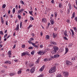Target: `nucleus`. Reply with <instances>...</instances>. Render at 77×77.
Masks as SVG:
<instances>
[{
  "instance_id": "1",
  "label": "nucleus",
  "mask_w": 77,
  "mask_h": 77,
  "mask_svg": "<svg viewBox=\"0 0 77 77\" xmlns=\"http://www.w3.org/2000/svg\"><path fill=\"white\" fill-rule=\"evenodd\" d=\"M56 70V66H55L51 67L49 71V72L50 73H53V72H55Z\"/></svg>"
},
{
  "instance_id": "2",
  "label": "nucleus",
  "mask_w": 77,
  "mask_h": 77,
  "mask_svg": "<svg viewBox=\"0 0 77 77\" xmlns=\"http://www.w3.org/2000/svg\"><path fill=\"white\" fill-rule=\"evenodd\" d=\"M63 74L65 77H68L69 75V73L68 72H63Z\"/></svg>"
},
{
  "instance_id": "3",
  "label": "nucleus",
  "mask_w": 77,
  "mask_h": 77,
  "mask_svg": "<svg viewBox=\"0 0 77 77\" xmlns=\"http://www.w3.org/2000/svg\"><path fill=\"white\" fill-rule=\"evenodd\" d=\"M66 65H71L72 64V63L71 61H69L66 60Z\"/></svg>"
},
{
  "instance_id": "4",
  "label": "nucleus",
  "mask_w": 77,
  "mask_h": 77,
  "mask_svg": "<svg viewBox=\"0 0 77 77\" xmlns=\"http://www.w3.org/2000/svg\"><path fill=\"white\" fill-rule=\"evenodd\" d=\"M53 48L54 49V50L57 51L58 50H59V48H58V47H57V46H54L53 47Z\"/></svg>"
},
{
  "instance_id": "5",
  "label": "nucleus",
  "mask_w": 77,
  "mask_h": 77,
  "mask_svg": "<svg viewBox=\"0 0 77 77\" xmlns=\"http://www.w3.org/2000/svg\"><path fill=\"white\" fill-rule=\"evenodd\" d=\"M67 31L66 30H65V32H64V36H66V37H69V36L68 35V33H67Z\"/></svg>"
},
{
  "instance_id": "6",
  "label": "nucleus",
  "mask_w": 77,
  "mask_h": 77,
  "mask_svg": "<svg viewBox=\"0 0 77 77\" xmlns=\"http://www.w3.org/2000/svg\"><path fill=\"white\" fill-rule=\"evenodd\" d=\"M35 67H33L30 69V72L31 73H33L35 72Z\"/></svg>"
},
{
  "instance_id": "7",
  "label": "nucleus",
  "mask_w": 77,
  "mask_h": 77,
  "mask_svg": "<svg viewBox=\"0 0 77 77\" xmlns=\"http://www.w3.org/2000/svg\"><path fill=\"white\" fill-rule=\"evenodd\" d=\"M33 46H34V47H35V48H39V44H38V45H35V43H34L33 44H32V45Z\"/></svg>"
},
{
  "instance_id": "8",
  "label": "nucleus",
  "mask_w": 77,
  "mask_h": 77,
  "mask_svg": "<svg viewBox=\"0 0 77 77\" xmlns=\"http://www.w3.org/2000/svg\"><path fill=\"white\" fill-rule=\"evenodd\" d=\"M14 30L19 31V24H18L17 25L16 28L14 29Z\"/></svg>"
},
{
  "instance_id": "9",
  "label": "nucleus",
  "mask_w": 77,
  "mask_h": 77,
  "mask_svg": "<svg viewBox=\"0 0 77 77\" xmlns=\"http://www.w3.org/2000/svg\"><path fill=\"white\" fill-rule=\"evenodd\" d=\"M26 55H29V54L27 52H24L22 54V56H26Z\"/></svg>"
},
{
  "instance_id": "10",
  "label": "nucleus",
  "mask_w": 77,
  "mask_h": 77,
  "mask_svg": "<svg viewBox=\"0 0 77 77\" xmlns=\"http://www.w3.org/2000/svg\"><path fill=\"white\" fill-rule=\"evenodd\" d=\"M24 11V10L23 8H21L20 10H19V12L20 13V14H21L22 12H23V11Z\"/></svg>"
},
{
  "instance_id": "11",
  "label": "nucleus",
  "mask_w": 77,
  "mask_h": 77,
  "mask_svg": "<svg viewBox=\"0 0 77 77\" xmlns=\"http://www.w3.org/2000/svg\"><path fill=\"white\" fill-rule=\"evenodd\" d=\"M45 67V66H43L41 68L39 69L40 71V72H42V71H43V69H44V68Z\"/></svg>"
},
{
  "instance_id": "12",
  "label": "nucleus",
  "mask_w": 77,
  "mask_h": 77,
  "mask_svg": "<svg viewBox=\"0 0 77 77\" xmlns=\"http://www.w3.org/2000/svg\"><path fill=\"white\" fill-rule=\"evenodd\" d=\"M32 40H31V39H30L29 41H28V42H29V44H31L33 45V44H34V43H32Z\"/></svg>"
},
{
  "instance_id": "13",
  "label": "nucleus",
  "mask_w": 77,
  "mask_h": 77,
  "mask_svg": "<svg viewBox=\"0 0 77 77\" xmlns=\"http://www.w3.org/2000/svg\"><path fill=\"white\" fill-rule=\"evenodd\" d=\"M21 70H22V69H20L18 71V72H17V74H21V73L22 72Z\"/></svg>"
},
{
  "instance_id": "14",
  "label": "nucleus",
  "mask_w": 77,
  "mask_h": 77,
  "mask_svg": "<svg viewBox=\"0 0 77 77\" xmlns=\"http://www.w3.org/2000/svg\"><path fill=\"white\" fill-rule=\"evenodd\" d=\"M40 57L38 58V59L36 60V61L35 62L36 63H39V60H40Z\"/></svg>"
},
{
  "instance_id": "15",
  "label": "nucleus",
  "mask_w": 77,
  "mask_h": 77,
  "mask_svg": "<svg viewBox=\"0 0 77 77\" xmlns=\"http://www.w3.org/2000/svg\"><path fill=\"white\" fill-rule=\"evenodd\" d=\"M70 31L72 32V36H74V32L73 30L71 29Z\"/></svg>"
},
{
  "instance_id": "16",
  "label": "nucleus",
  "mask_w": 77,
  "mask_h": 77,
  "mask_svg": "<svg viewBox=\"0 0 77 77\" xmlns=\"http://www.w3.org/2000/svg\"><path fill=\"white\" fill-rule=\"evenodd\" d=\"M65 50H66V52L65 53V54H66V53H67L68 52V51L69 50H68V48H66Z\"/></svg>"
},
{
  "instance_id": "17",
  "label": "nucleus",
  "mask_w": 77,
  "mask_h": 77,
  "mask_svg": "<svg viewBox=\"0 0 77 77\" xmlns=\"http://www.w3.org/2000/svg\"><path fill=\"white\" fill-rule=\"evenodd\" d=\"M50 22H51V23L52 25H53V24H54V20H51Z\"/></svg>"
},
{
  "instance_id": "18",
  "label": "nucleus",
  "mask_w": 77,
  "mask_h": 77,
  "mask_svg": "<svg viewBox=\"0 0 77 77\" xmlns=\"http://www.w3.org/2000/svg\"><path fill=\"white\" fill-rule=\"evenodd\" d=\"M75 12H74L72 14V17H71V19H72V18H74L75 17Z\"/></svg>"
},
{
  "instance_id": "19",
  "label": "nucleus",
  "mask_w": 77,
  "mask_h": 77,
  "mask_svg": "<svg viewBox=\"0 0 77 77\" xmlns=\"http://www.w3.org/2000/svg\"><path fill=\"white\" fill-rule=\"evenodd\" d=\"M46 21L47 20L46 19L44 18L42 19V22H43V23H45V22H46Z\"/></svg>"
},
{
  "instance_id": "20",
  "label": "nucleus",
  "mask_w": 77,
  "mask_h": 77,
  "mask_svg": "<svg viewBox=\"0 0 77 77\" xmlns=\"http://www.w3.org/2000/svg\"><path fill=\"white\" fill-rule=\"evenodd\" d=\"M57 52V51L55 50H53L52 51H51L52 53L53 54H55Z\"/></svg>"
},
{
  "instance_id": "21",
  "label": "nucleus",
  "mask_w": 77,
  "mask_h": 77,
  "mask_svg": "<svg viewBox=\"0 0 77 77\" xmlns=\"http://www.w3.org/2000/svg\"><path fill=\"white\" fill-rule=\"evenodd\" d=\"M51 43L53 45H56V43L55 42H51Z\"/></svg>"
},
{
  "instance_id": "22",
  "label": "nucleus",
  "mask_w": 77,
  "mask_h": 77,
  "mask_svg": "<svg viewBox=\"0 0 77 77\" xmlns=\"http://www.w3.org/2000/svg\"><path fill=\"white\" fill-rule=\"evenodd\" d=\"M68 6L69 7V9H72V8H71V4L69 3L68 5Z\"/></svg>"
},
{
  "instance_id": "23",
  "label": "nucleus",
  "mask_w": 77,
  "mask_h": 77,
  "mask_svg": "<svg viewBox=\"0 0 77 77\" xmlns=\"http://www.w3.org/2000/svg\"><path fill=\"white\" fill-rule=\"evenodd\" d=\"M15 12V8H14L12 10L13 14H14Z\"/></svg>"
},
{
  "instance_id": "24",
  "label": "nucleus",
  "mask_w": 77,
  "mask_h": 77,
  "mask_svg": "<svg viewBox=\"0 0 77 77\" xmlns=\"http://www.w3.org/2000/svg\"><path fill=\"white\" fill-rule=\"evenodd\" d=\"M49 38H50V37H49V36H48V35H47L46 36V39H49Z\"/></svg>"
},
{
  "instance_id": "25",
  "label": "nucleus",
  "mask_w": 77,
  "mask_h": 77,
  "mask_svg": "<svg viewBox=\"0 0 77 77\" xmlns=\"http://www.w3.org/2000/svg\"><path fill=\"white\" fill-rule=\"evenodd\" d=\"M53 37L54 38H56V36H57V35H55L54 33H53Z\"/></svg>"
},
{
  "instance_id": "26",
  "label": "nucleus",
  "mask_w": 77,
  "mask_h": 77,
  "mask_svg": "<svg viewBox=\"0 0 77 77\" xmlns=\"http://www.w3.org/2000/svg\"><path fill=\"white\" fill-rule=\"evenodd\" d=\"M59 7L60 8H62V4H61V3H59Z\"/></svg>"
},
{
  "instance_id": "27",
  "label": "nucleus",
  "mask_w": 77,
  "mask_h": 77,
  "mask_svg": "<svg viewBox=\"0 0 77 77\" xmlns=\"http://www.w3.org/2000/svg\"><path fill=\"white\" fill-rule=\"evenodd\" d=\"M54 16L55 17H56H56H57V13L56 12H54Z\"/></svg>"
},
{
  "instance_id": "28",
  "label": "nucleus",
  "mask_w": 77,
  "mask_h": 77,
  "mask_svg": "<svg viewBox=\"0 0 77 77\" xmlns=\"http://www.w3.org/2000/svg\"><path fill=\"white\" fill-rule=\"evenodd\" d=\"M31 54H32V55H34V54L35 53V51H32V52H31Z\"/></svg>"
},
{
  "instance_id": "29",
  "label": "nucleus",
  "mask_w": 77,
  "mask_h": 77,
  "mask_svg": "<svg viewBox=\"0 0 77 77\" xmlns=\"http://www.w3.org/2000/svg\"><path fill=\"white\" fill-rule=\"evenodd\" d=\"M8 54L9 55H11V51H8Z\"/></svg>"
},
{
  "instance_id": "30",
  "label": "nucleus",
  "mask_w": 77,
  "mask_h": 77,
  "mask_svg": "<svg viewBox=\"0 0 77 77\" xmlns=\"http://www.w3.org/2000/svg\"><path fill=\"white\" fill-rule=\"evenodd\" d=\"M32 26H33L32 25H30V26H29V27H28V29H30V27H32Z\"/></svg>"
},
{
  "instance_id": "31",
  "label": "nucleus",
  "mask_w": 77,
  "mask_h": 77,
  "mask_svg": "<svg viewBox=\"0 0 77 77\" xmlns=\"http://www.w3.org/2000/svg\"><path fill=\"white\" fill-rule=\"evenodd\" d=\"M6 5L5 4H4L2 5V8H5L6 7Z\"/></svg>"
},
{
  "instance_id": "32",
  "label": "nucleus",
  "mask_w": 77,
  "mask_h": 77,
  "mask_svg": "<svg viewBox=\"0 0 77 77\" xmlns=\"http://www.w3.org/2000/svg\"><path fill=\"white\" fill-rule=\"evenodd\" d=\"M22 22H20V28H21V27H22Z\"/></svg>"
},
{
  "instance_id": "33",
  "label": "nucleus",
  "mask_w": 77,
  "mask_h": 77,
  "mask_svg": "<svg viewBox=\"0 0 77 77\" xmlns=\"http://www.w3.org/2000/svg\"><path fill=\"white\" fill-rule=\"evenodd\" d=\"M44 60L45 62H47V61H48V59H47V58H45V59H44Z\"/></svg>"
},
{
  "instance_id": "34",
  "label": "nucleus",
  "mask_w": 77,
  "mask_h": 77,
  "mask_svg": "<svg viewBox=\"0 0 77 77\" xmlns=\"http://www.w3.org/2000/svg\"><path fill=\"white\" fill-rule=\"evenodd\" d=\"M8 20H7L6 22H5V24H6V26H8Z\"/></svg>"
},
{
  "instance_id": "35",
  "label": "nucleus",
  "mask_w": 77,
  "mask_h": 77,
  "mask_svg": "<svg viewBox=\"0 0 77 77\" xmlns=\"http://www.w3.org/2000/svg\"><path fill=\"white\" fill-rule=\"evenodd\" d=\"M62 77V75H59V74H58L57 75V77Z\"/></svg>"
},
{
  "instance_id": "36",
  "label": "nucleus",
  "mask_w": 77,
  "mask_h": 77,
  "mask_svg": "<svg viewBox=\"0 0 77 77\" xmlns=\"http://www.w3.org/2000/svg\"><path fill=\"white\" fill-rule=\"evenodd\" d=\"M0 34L1 35H3V32L2 31H0Z\"/></svg>"
},
{
  "instance_id": "37",
  "label": "nucleus",
  "mask_w": 77,
  "mask_h": 77,
  "mask_svg": "<svg viewBox=\"0 0 77 77\" xmlns=\"http://www.w3.org/2000/svg\"><path fill=\"white\" fill-rule=\"evenodd\" d=\"M7 36H8V34H6L4 36V38H5L6 37H7Z\"/></svg>"
},
{
  "instance_id": "38",
  "label": "nucleus",
  "mask_w": 77,
  "mask_h": 77,
  "mask_svg": "<svg viewBox=\"0 0 77 77\" xmlns=\"http://www.w3.org/2000/svg\"><path fill=\"white\" fill-rule=\"evenodd\" d=\"M28 49L29 50H31V49H33V48L32 47H30L28 48Z\"/></svg>"
},
{
  "instance_id": "39",
  "label": "nucleus",
  "mask_w": 77,
  "mask_h": 77,
  "mask_svg": "<svg viewBox=\"0 0 77 77\" xmlns=\"http://www.w3.org/2000/svg\"><path fill=\"white\" fill-rule=\"evenodd\" d=\"M38 54H40L41 55V51L38 52Z\"/></svg>"
},
{
  "instance_id": "40",
  "label": "nucleus",
  "mask_w": 77,
  "mask_h": 77,
  "mask_svg": "<svg viewBox=\"0 0 77 77\" xmlns=\"http://www.w3.org/2000/svg\"><path fill=\"white\" fill-rule=\"evenodd\" d=\"M20 3H21V4H22L23 5H24V2L23 1H20Z\"/></svg>"
},
{
  "instance_id": "41",
  "label": "nucleus",
  "mask_w": 77,
  "mask_h": 77,
  "mask_svg": "<svg viewBox=\"0 0 77 77\" xmlns=\"http://www.w3.org/2000/svg\"><path fill=\"white\" fill-rule=\"evenodd\" d=\"M63 38L64 39H65V40H68V39L66 37H64Z\"/></svg>"
},
{
  "instance_id": "42",
  "label": "nucleus",
  "mask_w": 77,
  "mask_h": 77,
  "mask_svg": "<svg viewBox=\"0 0 77 77\" xmlns=\"http://www.w3.org/2000/svg\"><path fill=\"white\" fill-rule=\"evenodd\" d=\"M17 17H18V18L20 19V20H21V16L20 15H18L17 16Z\"/></svg>"
},
{
  "instance_id": "43",
  "label": "nucleus",
  "mask_w": 77,
  "mask_h": 77,
  "mask_svg": "<svg viewBox=\"0 0 77 77\" xmlns=\"http://www.w3.org/2000/svg\"><path fill=\"white\" fill-rule=\"evenodd\" d=\"M4 20H3V19H2L1 20V22L2 23V24H3L4 23Z\"/></svg>"
},
{
  "instance_id": "44",
  "label": "nucleus",
  "mask_w": 77,
  "mask_h": 77,
  "mask_svg": "<svg viewBox=\"0 0 77 77\" xmlns=\"http://www.w3.org/2000/svg\"><path fill=\"white\" fill-rule=\"evenodd\" d=\"M21 47L22 48H25V47H26V46L25 45H23L21 46Z\"/></svg>"
},
{
  "instance_id": "45",
  "label": "nucleus",
  "mask_w": 77,
  "mask_h": 77,
  "mask_svg": "<svg viewBox=\"0 0 77 77\" xmlns=\"http://www.w3.org/2000/svg\"><path fill=\"white\" fill-rule=\"evenodd\" d=\"M30 20L32 19V20H34V18H33V17H32V16L30 17Z\"/></svg>"
},
{
  "instance_id": "46",
  "label": "nucleus",
  "mask_w": 77,
  "mask_h": 77,
  "mask_svg": "<svg viewBox=\"0 0 77 77\" xmlns=\"http://www.w3.org/2000/svg\"><path fill=\"white\" fill-rule=\"evenodd\" d=\"M45 54V52L41 51V55H43V54Z\"/></svg>"
},
{
  "instance_id": "47",
  "label": "nucleus",
  "mask_w": 77,
  "mask_h": 77,
  "mask_svg": "<svg viewBox=\"0 0 77 77\" xmlns=\"http://www.w3.org/2000/svg\"><path fill=\"white\" fill-rule=\"evenodd\" d=\"M33 64H31L29 65V66L30 67V68H32V67H33Z\"/></svg>"
},
{
  "instance_id": "48",
  "label": "nucleus",
  "mask_w": 77,
  "mask_h": 77,
  "mask_svg": "<svg viewBox=\"0 0 77 77\" xmlns=\"http://www.w3.org/2000/svg\"><path fill=\"white\" fill-rule=\"evenodd\" d=\"M29 14H30L31 15V14H32V13H33V11H29Z\"/></svg>"
},
{
  "instance_id": "49",
  "label": "nucleus",
  "mask_w": 77,
  "mask_h": 77,
  "mask_svg": "<svg viewBox=\"0 0 77 77\" xmlns=\"http://www.w3.org/2000/svg\"><path fill=\"white\" fill-rule=\"evenodd\" d=\"M15 47H16V45L15 44L14 45V46L13 47V49H14L15 48Z\"/></svg>"
},
{
  "instance_id": "50",
  "label": "nucleus",
  "mask_w": 77,
  "mask_h": 77,
  "mask_svg": "<svg viewBox=\"0 0 77 77\" xmlns=\"http://www.w3.org/2000/svg\"><path fill=\"white\" fill-rule=\"evenodd\" d=\"M75 20L76 22H77V17H75Z\"/></svg>"
},
{
  "instance_id": "51",
  "label": "nucleus",
  "mask_w": 77,
  "mask_h": 77,
  "mask_svg": "<svg viewBox=\"0 0 77 77\" xmlns=\"http://www.w3.org/2000/svg\"><path fill=\"white\" fill-rule=\"evenodd\" d=\"M7 32H8V30H5L4 31V33H7Z\"/></svg>"
},
{
  "instance_id": "52",
  "label": "nucleus",
  "mask_w": 77,
  "mask_h": 77,
  "mask_svg": "<svg viewBox=\"0 0 77 77\" xmlns=\"http://www.w3.org/2000/svg\"><path fill=\"white\" fill-rule=\"evenodd\" d=\"M14 42L15 44H17V42H18V41H17L16 40H15L14 41Z\"/></svg>"
},
{
  "instance_id": "53",
  "label": "nucleus",
  "mask_w": 77,
  "mask_h": 77,
  "mask_svg": "<svg viewBox=\"0 0 77 77\" xmlns=\"http://www.w3.org/2000/svg\"><path fill=\"white\" fill-rule=\"evenodd\" d=\"M40 48H42V47H43V45H40Z\"/></svg>"
},
{
  "instance_id": "54",
  "label": "nucleus",
  "mask_w": 77,
  "mask_h": 77,
  "mask_svg": "<svg viewBox=\"0 0 77 77\" xmlns=\"http://www.w3.org/2000/svg\"><path fill=\"white\" fill-rule=\"evenodd\" d=\"M51 2L52 4H54V0H52L51 1Z\"/></svg>"
},
{
  "instance_id": "55",
  "label": "nucleus",
  "mask_w": 77,
  "mask_h": 77,
  "mask_svg": "<svg viewBox=\"0 0 77 77\" xmlns=\"http://www.w3.org/2000/svg\"><path fill=\"white\" fill-rule=\"evenodd\" d=\"M74 30H76V31H77V28H76V27H75L74 28Z\"/></svg>"
},
{
  "instance_id": "56",
  "label": "nucleus",
  "mask_w": 77,
  "mask_h": 77,
  "mask_svg": "<svg viewBox=\"0 0 77 77\" xmlns=\"http://www.w3.org/2000/svg\"><path fill=\"white\" fill-rule=\"evenodd\" d=\"M14 75V73H11L10 74V76Z\"/></svg>"
},
{
  "instance_id": "57",
  "label": "nucleus",
  "mask_w": 77,
  "mask_h": 77,
  "mask_svg": "<svg viewBox=\"0 0 77 77\" xmlns=\"http://www.w3.org/2000/svg\"><path fill=\"white\" fill-rule=\"evenodd\" d=\"M32 36H33V37H34V36H35V34H34V33H32Z\"/></svg>"
},
{
  "instance_id": "58",
  "label": "nucleus",
  "mask_w": 77,
  "mask_h": 77,
  "mask_svg": "<svg viewBox=\"0 0 77 77\" xmlns=\"http://www.w3.org/2000/svg\"><path fill=\"white\" fill-rule=\"evenodd\" d=\"M54 29L55 31H57V28H55Z\"/></svg>"
},
{
  "instance_id": "59",
  "label": "nucleus",
  "mask_w": 77,
  "mask_h": 77,
  "mask_svg": "<svg viewBox=\"0 0 77 77\" xmlns=\"http://www.w3.org/2000/svg\"><path fill=\"white\" fill-rule=\"evenodd\" d=\"M8 63L9 64H11V63L10 61H8Z\"/></svg>"
},
{
  "instance_id": "60",
  "label": "nucleus",
  "mask_w": 77,
  "mask_h": 77,
  "mask_svg": "<svg viewBox=\"0 0 77 77\" xmlns=\"http://www.w3.org/2000/svg\"><path fill=\"white\" fill-rule=\"evenodd\" d=\"M67 23H69V22H70V20H67Z\"/></svg>"
},
{
  "instance_id": "61",
  "label": "nucleus",
  "mask_w": 77,
  "mask_h": 77,
  "mask_svg": "<svg viewBox=\"0 0 77 77\" xmlns=\"http://www.w3.org/2000/svg\"><path fill=\"white\" fill-rule=\"evenodd\" d=\"M40 34H41V36H42V35H43V34L42 33V32H40Z\"/></svg>"
},
{
  "instance_id": "62",
  "label": "nucleus",
  "mask_w": 77,
  "mask_h": 77,
  "mask_svg": "<svg viewBox=\"0 0 77 77\" xmlns=\"http://www.w3.org/2000/svg\"><path fill=\"white\" fill-rule=\"evenodd\" d=\"M60 56L59 55H56V57H59Z\"/></svg>"
},
{
  "instance_id": "63",
  "label": "nucleus",
  "mask_w": 77,
  "mask_h": 77,
  "mask_svg": "<svg viewBox=\"0 0 77 77\" xmlns=\"http://www.w3.org/2000/svg\"><path fill=\"white\" fill-rule=\"evenodd\" d=\"M1 55H2V57H5V54H1Z\"/></svg>"
},
{
  "instance_id": "64",
  "label": "nucleus",
  "mask_w": 77,
  "mask_h": 77,
  "mask_svg": "<svg viewBox=\"0 0 77 77\" xmlns=\"http://www.w3.org/2000/svg\"><path fill=\"white\" fill-rule=\"evenodd\" d=\"M16 9H18V5H16Z\"/></svg>"
}]
</instances>
